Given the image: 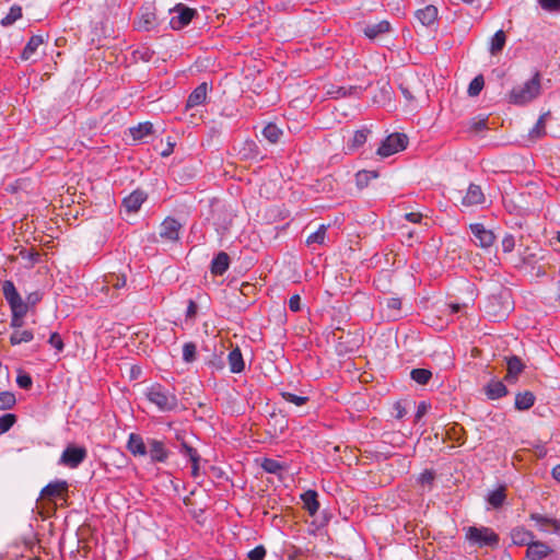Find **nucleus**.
I'll list each match as a JSON object with an SVG mask.
<instances>
[{"label": "nucleus", "mask_w": 560, "mask_h": 560, "mask_svg": "<svg viewBox=\"0 0 560 560\" xmlns=\"http://www.w3.org/2000/svg\"><path fill=\"white\" fill-rule=\"evenodd\" d=\"M147 196L141 190H135L129 196L124 198V207L128 212H137L142 203L145 201Z\"/></svg>", "instance_id": "17"}, {"label": "nucleus", "mask_w": 560, "mask_h": 560, "mask_svg": "<svg viewBox=\"0 0 560 560\" xmlns=\"http://www.w3.org/2000/svg\"><path fill=\"white\" fill-rule=\"evenodd\" d=\"M208 95V83H200L188 96L186 102V109H192L197 106L202 105Z\"/></svg>", "instance_id": "13"}, {"label": "nucleus", "mask_w": 560, "mask_h": 560, "mask_svg": "<svg viewBox=\"0 0 560 560\" xmlns=\"http://www.w3.org/2000/svg\"><path fill=\"white\" fill-rule=\"evenodd\" d=\"M21 16H22L21 7L13 5L10 8V11L7 13V15L1 19V24L3 26H10L13 23H15Z\"/></svg>", "instance_id": "36"}, {"label": "nucleus", "mask_w": 560, "mask_h": 560, "mask_svg": "<svg viewBox=\"0 0 560 560\" xmlns=\"http://www.w3.org/2000/svg\"><path fill=\"white\" fill-rule=\"evenodd\" d=\"M68 491V482L66 480H55L45 486L40 491L43 498H57Z\"/></svg>", "instance_id": "15"}, {"label": "nucleus", "mask_w": 560, "mask_h": 560, "mask_svg": "<svg viewBox=\"0 0 560 560\" xmlns=\"http://www.w3.org/2000/svg\"><path fill=\"white\" fill-rule=\"evenodd\" d=\"M127 450L133 456H145L148 454L147 444L144 443L141 435L137 433H130L127 441Z\"/></svg>", "instance_id": "16"}, {"label": "nucleus", "mask_w": 560, "mask_h": 560, "mask_svg": "<svg viewBox=\"0 0 560 560\" xmlns=\"http://www.w3.org/2000/svg\"><path fill=\"white\" fill-rule=\"evenodd\" d=\"M417 19L424 26L432 25L438 19V9L434 5H427L416 12Z\"/></svg>", "instance_id": "23"}, {"label": "nucleus", "mask_w": 560, "mask_h": 560, "mask_svg": "<svg viewBox=\"0 0 560 560\" xmlns=\"http://www.w3.org/2000/svg\"><path fill=\"white\" fill-rule=\"evenodd\" d=\"M327 228H328V225H325V224L319 225L317 231H315L314 233H312L307 236L306 244L307 245H312V244L323 245L325 243Z\"/></svg>", "instance_id": "34"}, {"label": "nucleus", "mask_w": 560, "mask_h": 560, "mask_svg": "<svg viewBox=\"0 0 560 560\" xmlns=\"http://www.w3.org/2000/svg\"><path fill=\"white\" fill-rule=\"evenodd\" d=\"M244 150H248V153H245V156L254 155L256 156L258 154V147L254 141H247L245 143Z\"/></svg>", "instance_id": "62"}, {"label": "nucleus", "mask_w": 560, "mask_h": 560, "mask_svg": "<svg viewBox=\"0 0 560 560\" xmlns=\"http://www.w3.org/2000/svg\"><path fill=\"white\" fill-rule=\"evenodd\" d=\"M405 218L411 223H420L422 220V214L419 212H409L405 214Z\"/></svg>", "instance_id": "63"}, {"label": "nucleus", "mask_w": 560, "mask_h": 560, "mask_svg": "<svg viewBox=\"0 0 560 560\" xmlns=\"http://www.w3.org/2000/svg\"><path fill=\"white\" fill-rule=\"evenodd\" d=\"M197 347L194 342L189 341L183 346V360L186 363H191L196 360Z\"/></svg>", "instance_id": "38"}, {"label": "nucleus", "mask_w": 560, "mask_h": 560, "mask_svg": "<svg viewBox=\"0 0 560 560\" xmlns=\"http://www.w3.org/2000/svg\"><path fill=\"white\" fill-rule=\"evenodd\" d=\"M504 499H505V494H504L503 489L501 488V489L491 491L488 494L487 500H488L489 504L492 505L493 508H499L503 504Z\"/></svg>", "instance_id": "39"}, {"label": "nucleus", "mask_w": 560, "mask_h": 560, "mask_svg": "<svg viewBox=\"0 0 560 560\" xmlns=\"http://www.w3.org/2000/svg\"><path fill=\"white\" fill-rule=\"evenodd\" d=\"M289 308L292 312H299L301 310V298L299 294H294L289 300Z\"/></svg>", "instance_id": "58"}, {"label": "nucleus", "mask_w": 560, "mask_h": 560, "mask_svg": "<svg viewBox=\"0 0 560 560\" xmlns=\"http://www.w3.org/2000/svg\"><path fill=\"white\" fill-rule=\"evenodd\" d=\"M470 128L475 131H481L487 128V118H474L470 124Z\"/></svg>", "instance_id": "57"}, {"label": "nucleus", "mask_w": 560, "mask_h": 560, "mask_svg": "<svg viewBox=\"0 0 560 560\" xmlns=\"http://www.w3.org/2000/svg\"><path fill=\"white\" fill-rule=\"evenodd\" d=\"M196 314H197V304L192 300H189L187 311H186V317L192 318V317H195Z\"/></svg>", "instance_id": "64"}, {"label": "nucleus", "mask_w": 560, "mask_h": 560, "mask_svg": "<svg viewBox=\"0 0 560 560\" xmlns=\"http://www.w3.org/2000/svg\"><path fill=\"white\" fill-rule=\"evenodd\" d=\"M541 92L540 74L535 72L527 82V101L536 98Z\"/></svg>", "instance_id": "31"}, {"label": "nucleus", "mask_w": 560, "mask_h": 560, "mask_svg": "<svg viewBox=\"0 0 560 560\" xmlns=\"http://www.w3.org/2000/svg\"><path fill=\"white\" fill-rule=\"evenodd\" d=\"M34 339V334L31 329H16L10 335V343L18 346L24 342H30Z\"/></svg>", "instance_id": "28"}, {"label": "nucleus", "mask_w": 560, "mask_h": 560, "mask_svg": "<svg viewBox=\"0 0 560 560\" xmlns=\"http://www.w3.org/2000/svg\"><path fill=\"white\" fill-rule=\"evenodd\" d=\"M262 136L270 143H277L282 136V130L276 124L270 122L262 129Z\"/></svg>", "instance_id": "33"}, {"label": "nucleus", "mask_w": 560, "mask_h": 560, "mask_svg": "<svg viewBox=\"0 0 560 560\" xmlns=\"http://www.w3.org/2000/svg\"><path fill=\"white\" fill-rule=\"evenodd\" d=\"M261 466L269 474H278L282 470V465L271 458H266Z\"/></svg>", "instance_id": "48"}, {"label": "nucleus", "mask_w": 560, "mask_h": 560, "mask_svg": "<svg viewBox=\"0 0 560 560\" xmlns=\"http://www.w3.org/2000/svg\"><path fill=\"white\" fill-rule=\"evenodd\" d=\"M42 293L38 291L28 293L26 299L23 300V304L26 306V313L31 307H34L42 300Z\"/></svg>", "instance_id": "50"}, {"label": "nucleus", "mask_w": 560, "mask_h": 560, "mask_svg": "<svg viewBox=\"0 0 560 560\" xmlns=\"http://www.w3.org/2000/svg\"><path fill=\"white\" fill-rule=\"evenodd\" d=\"M386 307L392 312L389 316L393 319L398 318L401 308V301L399 298H388L385 300Z\"/></svg>", "instance_id": "41"}, {"label": "nucleus", "mask_w": 560, "mask_h": 560, "mask_svg": "<svg viewBox=\"0 0 560 560\" xmlns=\"http://www.w3.org/2000/svg\"><path fill=\"white\" fill-rule=\"evenodd\" d=\"M483 85H485L483 77L482 75H477L469 83L468 94L470 96H477L481 92Z\"/></svg>", "instance_id": "45"}, {"label": "nucleus", "mask_w": 560, "mask_h": 560, "mask_svg": "<svg viewBox=\"0 0 560 560\" xmlns=\"http://www.w3.org/2000/svg\"><path fill=\"white\" fill-rule=\"evenodd\" d=\"M16 384L20 388L30 389L32 387L33 381L27 373H20L16 377Z\"/></svg>", "instance_id": "53"}, {"label": "nucleus", "mask_w": 560, "mask_h": 560, "mask_svg": "<svg viewBox=\"0 0 560 560\" xmlns=\"http://www.w3.org/2000/svg\"><path fill=\"white\" fill-rule=\"evenodd\" d=\"M466 538L479 547H494L499 544V536L489 527L470 526Z\"/></svg>", "instance_id": "3"}, {"label": "nucleus", "mask_w": 560, "mask_h": 560, "mask_svg": "<svg viewBox=\"0 0 560 560\" xmlns=\"http://www.w3.org/2000/svg\"><path fill=\"white\" fill-rule=\"evenodd\" d=\"M179 453L187 457L190 463H196V462H200V455L198 453V451L192 447L189 443H184L183 442V446L179 447Z\"/></svg>", "instance_id": "37"}, {"label": "nucleus", "mask_w": 560, "mask_h": 560, "mask_svg": "<svg viewBox=\"0 0 560 560\" xmlns=\"http://www.w3.org/2000/svg\"><path fill=\"white\" fill-rule=\"evenodd\" d=\"M48 342L57 350V352H61L65 348L63 341L58 332H52L48 339Z\"/></svg>", "instance_id": "55"}, {"label": "nucleus", "mask_w": 560, "mask_h": 560, "mask_svg": "<svg viewBox=\"0 0 560 560\" xmlns=\"http://www.w3.org/2000/svg\"><path fill=\"white\" fill-rule=\"evenodd\" d=\"M16 402L15 396L11 392H0V410L11 409Z\"/></svg>", "instance_id": "40"}, {"label": "nucleus", "mask_w": 560, "mask_h": 560, "mask_svg": "<svg viewBox=\"0 0 560 560\" xmlns=\"http://www.w3.org/2000/svg\"><path fill=\"white\" fill-rule=\"evenodd\" d=\"M390 31V24L388 21L384 20L378 23L369 24L364 27V35L370 39H375L380 35L388 33Z\"/></svg>", "instance_id": "21"}, {"label": "nucleus", "mask_w": 560, "mask_h": 560, "mask_svg": "<svg viewBox=\"0 0 560 560\" xmlns=\"http://www.w3.org/2000/svg\"><path fill=\"white\" fill-rule=\"evenodd\" d=\"M182 224L173 219V218H166L160 228V236L168 242H176L179 238V231H180Z\"/></svg>", "instance_id": "10"}, {"label": "nucleus", "mask_w": 560, "mask_h": 560, "mask_svg": "<svg viewBox=\"0 0 560 560\" xmlns=\"http://www.w3.org/2000/svg\"><path fill=\"white\" fill-rule=\"evenodd\" d=\"M514 247H515L514 236L510 235V234L505 235L504 238L502 240L503 252L510 253L513 250Z\"/></svg>", "instance_id": "56"}, {"label": "nucleus", "mask_w": 560, "mask_h": 560, "mask_svg": "<svg viewBox=\"0 0 560 560\" xmlns=\"http://www.w3.org/2000/svg\"><path fill=\"white\" fill-rule=\"evenodd\" d=\"M301 500L304 509L311 516H314L319 510V502L317 500V492L315 490H307L301 494Z\"/></svg>", "instance_id": "20"}, {"label": "nucleus", "mask_w": 560, "mask_h": 560, "mask_svg": "<svg viewBox=\"0 0 560 560\" xmlns=\"http://www.w3.org/2000/svg\"><path fill=\"white\" fill-rule=\"evenodd\" d=\"M86 456L88 451L84 446L68 445L63 450L59 463L69 468H77L85 460Z\"/></svg>", "instance_id": "5"}, {"label": "nucleus", "mask_w": 560, "mask_h": 560, "mask_svg": "<svg viewBox=\"0 0 560 560\" xmlns=\"http://www.w3.org/2000/svg\"><path fill=\"white\" fill-rule=\"evenodd\" d=\"M506 36L502 30H499L490 39L489 51L492 56H497L505 46Z\"/></svg>", "instance_id": "26"}, {"label": "nucleus", "mask_w": 560, "mask_h": 560, "mask_svg": "<svg viewBox=\"0 0 560 560\" xmlns=\"http://www.w3.org/2000/svg\"><path fill=\"white\" fill-rule=\"evenodd\" d=\"M469 230L475 237V244L488 248L494 244L495 235L491 230L486 229L482 223H471Z\"/></svg>", "instance_id": "7"}, {"label": "nucleus", "mask_w": 560, "mask_h": 560, "mask_svg": "<svg viewBox=\"0 0 560 560\" xmlns=\"http://www.w3.org/2000/svg\"><path fill=\"white\" fill-rule=\"evenodd\" d=\"M281 396L285 401L294 404L295 406L299 407L303 406L308 400V398L305 396H298L289 392H282Z\"/></svg>", "instance_id": "47"}, {"label": "nucleus", "mask_w": 560, "mask_h": 560, "mask_svg": "<svg viewBox=\"0 0 560 560\" xmlns=\"http://www.w3.org/2000/svg\"><path fill=\"white\" fill-rule=\"evenodd\" d=\"M44 43V38L42 35H33L27 44L25 45L21 58L23 60H28L35 54L37 48Z\"/></svg>", "instance_id": "25"}, {"label": "nucleus", "mask_w": 560, "mask_h": 560, "mask_svg": "<svg viewBox=\"0 0 560 560\" xmlns=\"http://www.w3.org/2000/svg\"><path fill=\"white\" fill-rule=\"evenodd\" d=\"M486 394L490 399H498L506 394V387L501 381H492L486 386Z\"/></svg>", "instance_id": "29"}, {"label": "nucleus", "mask_w": 560, "mask_h": 560, "mask_svg": "<svg viewBox=\"0 0 560 560\" xmlns=\"http://www.w3.org/2000/svg\"><path fill=\"white\" fill-rule=\"evenodd\" d=\"M371 130L369 128H362L353 133L352 139L348 142V149L355 151L361 148L368 140Z\"/></svg>", "instance_id": "27"}, {"label": "nucleus", "mask_w": 560, "mask_h": 560, "mask_svg": "<svg viewBox=\"0 0 560 560\" xmlns=\"http://www.w3.org/2000/svg\"><path fill=\"white\" fill-rule=\"evenodd\" d=\"M148 446V454L152 463H165L168 459L170 451L163 441L149 439Z\"/></svg>", "instance_id": "9"}, {"label": "nucleus", "mask_w": 560, "mask_h": 560, "mask_svg": "<svg viewBox=\"0 0 560 560\" xmlns=\"http://www.w3.org/2000/svg\"><path fill=\"white\" fill-rule=\"evenodd\" d=\"M16 421L13 413H5L0 417V434L8 432Z\"/></svg>", "instance_id": "46"}, {"label": "nucleus", "mask_w": 560, "mask_h": 560, "mask_svg": "<svg viewBox=\"0 0 560 560\" xmlns=\"http://www.w3.org/2000/svg\"><path fill=\"white\" fill-rule=\"evenodd\" d=\"M153 125L150 121L140 122L129 129L135 140H142L152 132Z\"/></svg>", "instance_id": "30"}, {"label": "nucleus", "mask_w": 560, "mask_h": 560, "mask_svg": "<svg viewBox=\"0 0 560 560\" xmlns=\"http://www.w3.org/2000/svg\"><path fill=\"white\" fill-rule=\"evenodd\" d=\"M230 267V257L225 252H220L211 261V273L222 276Z\"/></svg>", "instance_id": "19"}, {"label": "nucleus", "mask_w": 560, "mask_h": 560, "mask_svg": "<svg viewBox=\"0 0 560 560\" xmlns=\"http://www.w3.org/2000/svg\"><path fill=\"white\" fill-rule=\"evenodd\" d=\"M547 261L545 257H536L535 254L527 255V273L534 278H540L547 275Z\"/></svg>", "instance_id": "12"}, {"label": "nucleus", "mask_w": 560, "mask_h": 560, "mask_svg": "<svg viewBox=\"0 0 560 560\" xmlns=\"http://www.w3.org/2000/svg\"><path fill=\"white\" fill-rule=\"evenodd\" d=\"M552 552L551 547L534 540V535L527 532V560H541Z\"/></svg>", "instance_id": "8"}, {"label": "nucleus", "mask_w": 560, "mask_h": 560, "mask_svg": "<svg viewBox=\"0 0 560 560\" xmlns=\"http://www.w3.org/2000/svg\"><path fill=\"white\" fill-rule=\"evenodd\" d=\"M170 13L172 15L170 20V26L173 30H182L191 22L196 11L179 3L171 9Z\"/></svg>", "instance_id": "6"}, {"label": "nucleus", "mask_w": 560, "mask_h": 560, "mask_svg": "<svg viewBox=\"0 0 560 560\" xmlns=\"http://www.w3.org/2000/svg\"><path fill=\"white\" fill-rule=\"evenodd\" d=\"M228 362L231 373L237 374L244 371L245 362L240 348H234L228 355Z\"/></svg>", "instance_id": "22"}, {"label": "nucleus", "mask_w": 560, "mask_h": 560, "mask_svg": "<svg viewBox=\"0 0 560 560\" xmlns=\"http://www.w3.org/2000/svg\"><path fill=\"white\" fill-rule=\"evenodd\" d=\"M247 557L249 560H264L266 557V549L264 546H257L247 553Z\"/></svg>", "instance_id": "54"}, {"label": "nucleus", "mask_w": 560, "mask_h": 560, "mask_svg": "<svg viewBox=\"0 0 560 560\" xmlns=\"http://www.w3.org/2000/svg\"><path fill=\"white\" fill-rule=\"evenodd\" d=\"M512 540L515 545L523 546L525 545V534H523L521 530H513Z\"/></svg>", "instance_id": "60"}, {"label": "nucleus", "mask_w": 560, "mask_h": 560, "mask_svg": "<svg viewBox=\"0 0 560 560\" xmlns=\"http://www.w3.org/2000/svg\"><path fill=\"white\" fill-rule=\"evenodd\" d=\"M530 520L535 522V526H537L541 532L549 533L551 529L555 532L560 530V521L551 517H547L538 513H532Z\"/></svg>", "instance_id": "14"}, {"label": "nucleus", "mask_w": 560, "mask_h": 560, "mask_svg": "<svg viewBox=\"0 0 560 560\" xmlns=\"http://www.w3.org/2000/svg\"><path fill=\"white\" fill-rule=\"evenodd\" d=\"M530 445L534 450V454L537 458H542L547 454V448L544 444H535L530 442Z\"/></svg>", "instance_id": "59"}, {"label": "nucleus", "mask_w": 560, "mask_h": 560, "mask_svg": "<svg viewBox=\"0 0 560 560\" xmlns=\"http://www.w3.org/2000/svg\"><path fill=\"white\" fill-rule=\"evenodd\" d=\"M429 407L425 401L419 402L417 406L416 420H420L428 412Z\"/></svg>", "instance_id": "61"}, {"label": "nucleus", "mask_w": 560, "mask_h": 560, "mask_svg": "<svg viewBox=\"0 0 560 560\" xmlns=\"http://www.w3.org/2000/svg\"><path fill=\"white\" fill-rule=\"evenodd\" d=\"M510 103L516 104V105H523L525 103V88L524 86H517L514 88L509 95Z\"/></svg>", "instance_id": "42"}, {"label": "nucleus", "mask_w": 560, "mask_h": 560, "mask_svg": "<svg viewBox=\"0 0 560 560\" xmlns=\"http://www.w3.org/2000/svg\"><path fill=\"white\" fill-rule=\"evenodd\" d=\"M538 3L547 12L560 13V0H538Z\"/></svg>", "instance_id": "49"}, {"label": "nucleus", "mask_w": 560, "mask_h": 560, "mask_svg": "<svg viewBox=\"0 0 560 560\" xmlns=\"http://www.w3.org/2000/svg\"><path fill=\"white\" fill-rule=\"evenodd\" d=\"M433 480H434V472L431 470H424L423 472L420 474V476L418 478V481L421 486L429 487V488H431Z\"/></svg>", "instance_id": "52"}, {"label": "nucleus", "mask_w": 560, "mask_h": 560, "mask_svg": "<svg viewBox=\"0 0 560 560\" xmlns=\"http://www.w3.org/2000/svg\"><path fill=\"white\" fill-rule=\"evenodd\" d=\"M506 365L508 373L505 375V381L509 383H514L523 371V363L518 357L512 355L508 358Z\"/></svg>", "instance_id": "18"}, {"label": "nucleus", "mask_w": 560, "mask_h": 560, "mask_svg": "<svg viewBox=\"0 0 560 560\" xmlns=\"http://www.w3.org/2000/svg\"><path fill=\"white\" fill-rule=\"evenodd\" d=\"M486 197L479 185L470 184L466 194L462 197V205L464 207H475L485 203Z\"/></svg>", "instance_id": "11"}, {"label": "nucleus", "mask_w": 560, "mask_h": 560, "mask_svg": "<svg viewBox=\"0 0 560 560\" xmlns=\"http://www.w3.org/2000/svg\"><path fill=\"white\" fill-rule=\"evenodd\" d=\"M207 365L211 368L213 371H222L225 366L223 352H221L220 354L212 353L211 358L207 361Z\"/></svg>", "instance_id": "43"}, {"label": "nucleus", "mask_w": 560, "mask_h": 560, "mask_svg": "<svg viewBox=\"0 0 560 560\" xmlns=\"http://www.w3.org/2000/svg\"><path fill=\"white\" fill-rule=\"evenodd\" d=\"M377 175L375 172L360 171L355 175V182L358 187L363 188L368 186L371 178H375Z\"/></svg>", "instance_id": "44"}, {"label": "nucleus", "mask_w": 560, "mask_h": 560, "mask_svg": "<svg viewBox=\"0 0 560 560\" xmlns=\"http://www.w3.org/2000/svg\"><path fill=\"white\" fill-rule=\"evenodd\" d=\"M339 89V98L347 96H358L361 93V88L349 85V86H338Z\"/></svg>", "instance_id": "51"}, {"label": "nucleus", "mask_w": 560, "mask_h": 560, "mask_svg": "<svg viewBox=\"0 0 560 560\" xmlns=\"http://www.w3.org/2000/svg\"><path fill=\"white\" fill-rule=\"evenodd\" d=\"M410 376L416 383L425 385L431 380L432 373L427 369H413L410 372Z\"/></svg>", "instance_id": "35"}, {"label": "nucleus", "mask_w": 560, "mask_h": 560, "mask_svg": "<svg viewBox=\"0 0 560 560\" xmlns=\"http://www.w3.org/2000/svg\"><path fill=\"white\" fill-rule=\"evenodd\" d=\"M144 395L162 412H171L178 407V399L175 393L166 389L159 383L149 386Z\"/></svg>", "instance_id": "2"}, {"label": "nucleus", "mask_w": 560, "mask_h": 560, "mask_svg": "<svg viewBox=\"0 0 560 560\" xmlns=\"http://www.w3.org/2000/svg\"><path fill=\"white\" fill-rule=\"evenodd\" d=\"M549 116V112L541 114L535 126L527 133V137L533 140L544 137L546 135V120Z\"/></svg>", "instance_id": "24"}, {"label": "nucleus", "mask_w": 560, "mask_h": 560, "mask_svg": "<svg viewBox=\"0 0 560 560\" xmlns=\"http://www.w3.org/2000/svg\"><path fill=\"white\" fill-rule=\"evenodd\" d=\"M1 292L10 306L11 320L10 327L14 330L22 329L24 318L26 316V306L23 304V299L16 290L13 281L4 280L1 282Z\"/></svg>", "instance_id": "1"}, {"label": "nucleus", "mask_w": 560, "mask_h": 560, "mask_svg": "<svg viewBox=\"0 0 560 560\" xmlns=\"http://www.w3.org/2000/svg\"><path fill=\"white\" fill-rule=\"evenodd\" d=\"M407 145V137L401 133L389 135L384 139L376 150V154L384 159L388 158L399 151H402Z\"/></svg>", "instance_id": "4"}, {"label": "nucleus", "mask_w": 560, "mask_h": 560, "mask_svg": "<svg viewBox=\"0 0 560 560\" xmlns=\"http://www.w3.org/2000/svg\"><path fill=\"white\" fill-rule=\"evenodd\" d=\"M156 24V16L155 13L151 11H145L141 14L137 22L138 30L142 31H150L152 30Z\"/></svg>", "instance_id": "32"}]
</instances>
